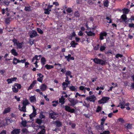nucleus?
<instances>
[{
  "label": "nucleus",
  "mask_w": 134,
  "mask_h": 134,
  "mask_svg": "<svg viewBox=\"0 0 134 134\" xmlns=\"http://www.w3.org/2000/svg\"><path fill=\"white\" fill-rule=\"evenodd\" d=\"M69 88L72 91L76 92L77 91V87L76 86H72L69 87Z\"/></svg>",
  "instance_id": "nucleus-17"
},
{
  "label": "nucleus",
  "mask_w": 134,
  "mask_h": 134,
  "mask_svg": "<svg viewBox=\"0 0 134 134\" xmlns=\"http://www.w3.org/2000/svg\"><path fill=\"white\" fill-rule=\"evenodd\" d=\"M122 56H123V55H122L120 54L119 53H118V54H117L115 56V57L116 58H118L119 57H120V58H121L122 57Z\"/></svg>",
  "instance_id": "nucleus-59"
},
{
  "label": "nucleus",
  "mask_w": 134,
  "mask_h": 134,
  "mask_svg": "<svg viewBox=\"0 0 134 134\" xmlns=\"http://www.w3.org/2000/svg\"><path fill=\"white\" fill-rule=\"evenodd\" d=\"M71 74V72L70 71H67L65 74V75L67 76H69V75H70Z\"/></svg>",
  "instance_id": "nucleus-48"
},
{
  "label": "nucleus",
  "mask_w": 134,
  "mask_h": 134,
  "mask_svg": "<svg viewBox=\"0 0 134 134\" xmlns=\"http://www.w3.org/2000/svg\"><path fill=\"white\" fill-rule=\"evenodd\" d=\"M32 7L31 6H29V7L25 6L24 10L26 12H30L32 10Z\"/></svg>",
  "instance_id": "nucleus-24"
},
{
  "label": "nucleus",
  "mask_w": 134,
  "mask_h": 134,
  "mask_svg": "<svg viewBox=\"0 0 134 134\" xmlns=\"http://www.w3.org/2000/svg\"><path fill=\"white\" fill-rule=\"evenodd\" d=\"M123 13L125 14H127L129 12V9L127 8H124L122 9Z\"/></svg>",
  "instance_id": "nucleus-35"
},
{
  "label": "nucleus",
  "mask_w": 134,
  "mask_h": 134,
  "mask_svg": "<svg viewBox=\"0 0 134 134\" xmlns=\"http://www.w3.org/2000/svg\"><path fill=\"white\" fill-rule=\"evenodd\" d=\"M29 41L28 43L31 46L32 45L34 44V40L32 39L31 38H29Z\"/></svg>",
  "instance_id": "nucleus-33"
},
{
  "label": "nucleus",
  "mask_w": 134,
  "mask_h": 134,
  "mask_svg": "<svg viewBox=\"0 0 134 134\" xmlns=\"http://www.w3.org/2000/svg\"><path fill=\"white\" fill-rule=\"evenodd\" d=\"M93 61L96 64L100 65L102 66L104 65L106 63L105 60H104L102 59H100L97 58H94L93 59Z\"/></svg>",
  "instance_id": "nucleus-1"
},
{
  "label": "nucleus",
  "mask_w": 134,
  "mask_h": 134,
  "mask_svg": "<svg viewBox=\"0 0 134 134\" xmlns=\"http://www.w3.org/2000/svg\"><path fill=\"white\" fill-rule=\"evenodd\" d=\"M54 122L55 124V125L57 127H59L62 125V123L59 120H56Z\"/></svg>",
  "instance_id": "nucleus-19"
},
{
  "label": "nucleus",
  "mask_w": 134,
  "mask_h": 134,
  "mask_svg": "<svg viewBox=\"0 0 134 134\" xmlns=\"http://www.w3.org/2000/svg\"><path fill=\"white\" fill-rule=\"evenodd\" d=\"M29 35L30 38H32L36 37L37 36H38L39 35L35 31H33L29 33Z\"/></svg>",
  "instance_id": "nucleus-4"
},
{
  "label": "nucleus",
  "mask_w": 134,
  "mask_h": 134,
  "mask_svg": "<svg viewBox=\"0 0 134 134\" xmlns=\"http://www.w3.org/2000/svg\"><path fill=\"white\" fill-rule=\"evenodd\" d=\"M10 110L11 109L10 107H8L7 108H5L3 111V114H5L9 112L10 111Z\"/></svg>",
  "instance_id": "nucleus-23"
},
{
  "label": "nucleus",
  "mask_w": 134,
  "mask_h": 134,
  "mask_svg": "<svg viewBox=\"0 0 134 134\" xmlns=\"http://www.w3.org/2000/svg\"><path fill=\"white\" fill-rule=\"evenodd\" d=\"M47 88V86L45 83L42 84L40 87L41 90L42 91H45L46 90Z\"/></svg>",
  "instance_id": "nucleus-15"
},
{
  "label": "nucleus",
  "mask_w": 134,
  "mask_h": 134,
  "mask_svg": "<svg viewBox=\"0 0 134 134\" xmlns=\"http://www.w3.org/2000/svg\"><path fill=\"white\" fill-rule=\"evenodd\" d=\"M54 65H58V66L57 67V69H60L61 68V64H57L56 63H55V64H54Z\"/></svg>",
  "instance_id": "nucleus-45"
},
{
  "label": "nucleus",
  "mask_w": 134,
  "mask_h": 134,
  "mask_svg": "<svg viewBox=\"0 0 134 134\" xmlns=\"http://www.w3.org/2000/svg\"><path fill=\"white\" fill-rule=\"evenodd\" d=\"M27 122L26 121H21V124L24 127H26L27 126Z\"/></svg>",
  "instance_id": "nucleus-41"
},
{
  "label": "nucleus",
  "mask_w": 134,
  "mask_h": 134,
  "mask_svg": "<svg viewBox=\"0 0 134 134\" xmlns=\"http://www.w3.org/2000/svg\"><path fill=\"white\" fill-rule=\"evenodd\" d=\"M6 11L7 12H9V10H8V8H6L5 9L4 8H3L1 10V12L2 14L3 15H4L5 14V11Z\"/></svg>",
  "instance_id": "nucleus-34"
},
{
  "label": "nucleus",
  "mask_w": 134,
  "mask_h": 134,
  "mask_svg": "<svg viewBox=\"0 0 134 134\" xmlns=\"http://www.w3.org/2000/svg\"><path fill=\"white\" fill-rule=\"evenodd\" d=\"M22 133L24 134H27L29 133V132L27 129L26 128L23 129L22 130Z\"/></svg>",
  "instance_id": "nucleus-26"
},
{
  "label": "nucleus",
  "mask_w": 134,
  "mask_h": 134,
  "mask_svg": "<svg viewBox=\"0 0 134 134\" xmlns=\"http://www.w3.org/2000/svg\"><path fill=\"white\" fill-rule=\"evenodd\" d=\"M45 66L47 70H49L53 68H54L53 66L48 64L46 65Z\"/></svg>",
  "instance_id": "nucleus-30"
},
{
  "label": "nucleus",
  "mask_w": 134,
  "mask_h": 134,
  "mask_svg": "<svg viewBox=\"0 0 134 134\" xmlns=\"http://www.w3.org/2000/svg\"><path fill=\"white\" fill-rule=\"evenodd\" d=\"M30 104V103L28 102V100L27 99H26L23 101V105L24 106H26L27 105L29 104Z\"/></svg>",
  "instance_id": "nucleus-32"
},
{
  "label": "nucleus",
  "mask_w": 134,
  "mask_h": 134,
  "mask_svg": "<svg viewBox=\"0 0 134 134\" xmlns=\"http://www.w3.org/2000/svg\"><path fill=\"white\" fill-rule=\"evenodd\" d=\"M20 129H15L13 130L11 132V134H19L20 133Z\"/></svg>",
  "instance_id": "nucleus-13"
},
{
  "label": "nucleus",
  "mask_w": 134,
  "mask_h": 134,
  "mask_svg": "<svg viewBox=\"0 0 134 134\" xmlns=\"http://www.w3.org/2000/svg\"><path fill=\"white\" fill-rule=\"evenodd\" d=\"M70 125H71V127L73 129H74L76 125L75 124L72 123L70 124Z\"/></svg>",
  "instance_id": "nucleus-63"
},
{
  "label": "nucleus",
  "mask_w": 134,
  "mask_h": 134,
  "mask_svg": "<svg viewBox=\"0 0 134 134\" xmlns=\"http://www.w3.org/2000/svg\"><path fill=\"white\" fill-rule=\"evenodd\" d=\"M7 81L8 82V83L9 84V83H12L13 81H12V80L11 78L10 79H8L7 80Z\"/></svg>",
  "instance_id": "nucleus-57"
},
{
  "label": "nucleus",
  "mask_w": 134,
  "mask_h": 134,
  "mask_svg": "<svg viewBox=\"0 0 134 134\" xmlns=\"http://www.w3.org/2000/svg\"><path fill=\"white\" fill-rule=\"evenodd\" d=\"M65 107V109L66 111L71 113H74L75 110L74 109H71L70 107L68 105H66Z\"/></svg>",
  "instance_id": "nucleus-8"
},
{
  "label": "nucleus",
  "mask_w": 134,
  "mask_h": 134,
  "mask_svg": "<svg viewBox=\"0 0 134 134\" xmlns=\"http://www.w3.org/2000/svg\"><path fill=\"white\" fill-rule=\"evenodd\" d=\"M44 10L45 14H50V12L49 11L48 8H45Z\"/></svg>",
  "instance_id": "nucleus-46"
},
{
  "label": "nucleus",
  "mask_w": 134,
  "mask_h": 134,
  "mask_svg": "<svg viewBox=\"0 0 134 134\" xmlns=\"http://www.w3.org/2000/svg\"><path fill=\"white\" fill-rule=\"evenodd\" d=\"M52 103H53L52 106L54 107H56L58 103V100L53 101Z\"/></svg>",
  "instance_id": "nucleus-43"
},
{
  "label": "nucleus",
  "mask_w": 134,
  "mask_h": 134,
  "mask_svg": "<svg viewBox=\"0 0 134 134\" xmlns=\"http://www.w3.org/2000/svg\"><path fill=\"white\" fill-rule=\"evenodd\" d=\"M109 2L108 0H106L103 2V4L104 7H107L109 6Z\"/></svg>",
  "instance_id": "nucleus-28"
},
{
  "label": "nucleus",
  "mask_w": 134,
  "mask_h": 134,
  "mask_svg": "<svg viewBox=\"0 0 134 134\" xmlns=\"http://www.w3.org/2000/svg\"><path fill=\"white\" fill-rule=\"evenodd\" d=\"M66 11L69 13H70L72 12V10L71 8H68L66 10Z\"/></svg>",
  "instance_id": "nucleus-50"
},
{
  "label": "nucleus",
  "mask_w": 134,
  "mask_h": 134,
  "mask_svg": "<svg viewBox=\"0 0 134 134\" xmlns=\"http://www.w3.org/2000/svg\"><path fill=\"white\" fill-rule=\"evenodd\" d=\"M9 19H10L8 18H7L5 19V22L6 24H8L9 23L10 21Z\"/></svg>",
  "instance_id": "nucleus-64"
},
{
  "label": "nucleus",
  "mask_w": 134,
  "mask_h": 134,
  "mask_svg": "<svg viewBox=\"0 0 134 134\" xmlns=\"http://www.w3.org/2000/svg\"><path fill=\"white\" fill-rule=\"evenodd\" d=\"M19 110L20 111H23L24 112H26V106L23 105V107H22V109H19Z\"/></svg>",
  "instance_id": "nucleus-38"
},
{
  "label": "nucleus",
  "mask_w": 134,
  "mask_h": 134,
  "mask_svg": "<svg viewBox=\"0 0 134 134\" xmlns=\"http://www.w3.org/2000/svg\"><path fill=\"white\" fill-rule=\"evenodd\" d=\"M26 60L25 59H21L20 60L17 59V58H15L14 59V61L16 60V63H15L14 62V63L15 64H17L18 63H24L25 62Z\"/></svg>",
  "instance_id": "nucleus-10"
},
{
  "label": "nucleus",
  "mask_w": 134,
  "mask_h": 134,
  "mask_svg": "<svg viewBox=\"0 0 134 134\" xmlns=\"http://www.w3.org/2000/svg\"><path fill=\"white\" fill-rule=\"evenodd\" d=\"M10 52L14 56H17L18 55V53L16 52V50L14 48H13L11 49Z\"/></svg>",
  "instance_id": "nucleus-21"
},
{
  "label": "nucleus",
  "mask_w": 134,
  "mask_h": 134,
  "mask_svg": "<svg viewBox=\"0 0 134 134\" xmlns=\"http://www.w3.org/2000/svg\"><path fill=\"white\" fill-rule=\"evenodd\" d=\"M41 64L42 65H44L45 64L46 60L45 58L42 57L41 59Z\"/></svg>",
  "instance_id": "nucleus-25"
},
{
  "label": "nucleus",
  "mask_w": 134,
  "mask_h": 134,
  "mask_svg": "<svg viewBox=\"0 0 134 134\" xmlns=\"http://www.w3.org/2000/svg\"><path fill=\"white\" fill-rule=\"evenodd\" d=\"M70 44L71 45V46L73 48L75 47L76 46L75 44V41H72L71 42V43H70Z\"/></svg>",
  "instance_id": "nucleus-49"
},
{
  "label": "nucleus",
  "mask_w": 134,
  "mask_h": 134,
  "mask_svg": "<svg viewBox=\"0 0 134 134\" xmlns=\"http://www.w3.org/2000/svg\"><path fill=\"white\" fill-rule=\"evenodd\" d=\"M43 112L41 111L39 116V118L40 119H42L43 118H44L45 116L43 115Z\"/></svg>",
  "instance_id": "nucleus-36"
},
{
  "label": "nucleus",
  "mask_w": 134,
  "mask_h": 134,
  "mask_svg": "<svg viewBox=\"0 0 134 134\" xmlns=\"http://www.w3.org/2000/svg\"><path fill=\"white\" fill-rule=\"evenodd\" d=\"M99 39L100 40H102L104 38V37H106L107 35V33L105 31L101 32L99 34Z\"/></svg>",
  "instance_id": "nucleus-6"
},
{
  "label": "nucleus",
  "mask_w": 134,
  "mask_h": 134,
  "mask_svg": "<svg viewBox=\"0 0 134 134\" xmlns=\"http://www.w3.org/2000/svg\"><path fill=\"white\" fill-rule=\"evenodd\" d=\"M51 113H50L49 115V118L55 120L56 118V117L55 116H53L54 115H58V114L55 112L53 110L51 111Z\"/></svg>",
  "instance_id": "nucleus-5"
},
{
  "label": "nucleus",
  "mask_w": 134,
  "mask_h": 134,
  "mask_svg": "<svg viewBox=\"0 0 134 134\" xmlns=\"http://www.w3.org/2000/svg\"><path fill=\"white\" fill-rule=\"evenodd\" d=\"M42 122V121L41 119H40L37 118L36 120V123H37L39 125H40L41 124Z\"/></svg>",
  "instance_id": "nucleus-27"
},
{
  "label": "nucleus",
  "mask_w": 134,
  "mask_h": 134,
  "mask_svg": "<svg viewBox=\"0 0 134 134\" xmlns=\"http://www.w3.org/2000/svg\"><path fill=\"white\" fill-rule=\"evenodd\" d=\"M44 77L43 75H42L41 77H38L37 79V81L41 83H42L43 81V78Z\"/></svg>",
  "instance_id": "nucleus-37"
},
{
  "label": "nucleus",
  "mask_w": 134,
  "mask_h": 134,
  "mask_svg": "<svg viewBox=\"0 0 134 134\" xmlns=\"http://www.w3.org/2000/svg\"><path fill=\"white\" fill-rule=\"evenodd\" d=\"M118 84L117 83H116L115 84V86H111L110 87L109 90H108V91H111L112 90V88H113L115 87H118Z\"/></svg>",
  "instance_id": "nucleus-58"
},
{
  "label": "nucleus",
  "mask_w": 134,
  "mask_h": 134,
  "mask_svg": "<svg viewBox=\"0 0 134 134\" xmlns=\"http://www.w3.org/2000/svg\"><path fill=\"white\" fill-rule=\"evenodd\" d=\"M30 100L31 102H34L36 101V98L35 96H32L30 97Z\"/></svg>",
  "instance_id": "nucleus-22"
},
{
  "label": "nucleus",
  "mask_w": 134,
  "mask_h": 134,
  "mask_svg": "<svg viewBox=\"0 0 134 134\" xmlns=\"http://www.w3.org/2000/svg\"><path fill=\"white\" fill-rule=\"evenodd\" d=\"M126 128L128 129H131L132 128V124L130 123H128L126 124Z\"/></svg>",
  "instance_id": "nucleus-39"
},
{
  "label": "nucleus",
  "mask_w": 134,
  "mask_h": 134,
  "mask_svg": "<svg viewBox=\"0 0 134 134\" xmlns=\"http://www.w3.org/2000/svg\"><path fill=\"white\" fill-rule=\"evenodd\" d=\"M109 53H110L111 54H113V52L111 50H109L108 51L106 52H105V54H108Z\"/></svg>",
  "instance_id": "nucleus-55"
},
{
  "label": "nucleus",
  "mask_w": 134,
  "mask_h": 134,
  "mask_svg": "<svg viewBox=\"0 0 134 134\" xmlns=\"http://www.w3.org/2000/svg\"><path fill=\"white\" fill-rule=\"evenodd\" d=\"M99 44H97L96 46L94 47L93 49L96 51H97L99 49Z\"/></svg>",
  "instance_id": "nucleus-51"
},
{
  "label": "nucleus",
  "mask_w": 134,
  "mask_h": 134,
  "mask_svg": "<svg viewBox=\"0 0 134 134\" xmlns=\"http://www.w3.org/2000/svg\"><path fill=\"white\" fill-rule=\"evenodd\" d=\"M65 98L64 97V96H62L60 98H59V102L61 103L62 104H64L65 103Z\"/></svg>",
  "instance_id": "nucleus-20"
},
{
  "label": "nucleus",
  "mask_w": 134,
  "mask_h": 134,
  "mask_svg": "<svg viewBox=\"0 0 134 134\" xmlns=\"http://www.w3.org/2000/svg\"><path fill=\"white\" fill-rule=\"evenodd\" d=\"M14 86H16L17 87L18 89H20L21 87V85L20 84L18 83H15L14 85Z\"/></svg>",
  "instance_id": "nucleus-42"
},
{
  "label": "nucleus",
  "mask_w": 134,
  "mask_h": 134,
  "mask_svg": "<svg viewBox=\"0 0 134 134\" xmlns=\"http://www.w3.org/2000/svg\"><path fill=\"white\" fill-rule=\"evenodd\" d=\"M85 32L87 34L88 36H95V34L94 32H93L91 31H90L88 32L87 31H85Z\"/></svg>",
  "instance_id": "nucleus-18"
},
{
  "label": "nucleus",
  "mask_w": 134,
  "mask_h": 134,
  "mask_svg": "<svg viewBox=\"0 0 134 134\" xmlns=\"http://www.w3.org/2000/svg\"><path fill=\"white\" fill-rule=\"evenodd\" d=\"M110 132L108 130L105 131H103L102 133H100L99 134H110Z\"/></svg>",
  "instance_id": "nucleus-53"
},
{
  "label": "nucleus",
  "mask_w": 134,
  "mask_h": 134,
  "mask_svg": "<svg viewBox=\"0 0 134 134\" xmlns=\"http://www.w3.org/2000/svg\"><path fill=\"white\" fill-rule=\"evenodd\" d=\"M71 55L70 54H68V56H65V58L66 59V60L68 62L70 61V60H74V58L73 57H71Z\"/></svg>",
  "instance_id": "nucleus-11"
},
{
  "label": "nucleus",
  "mask_w": 134,
  "mask_h": 134,
  "mask_svg": "<svg viewBox=\"0 0 134 134\" xmlns=\"http://www.w3.org/2000/svg\"><path fill=\"white\" fill-rule=\"evenodd\" d=\"M121 18L122 20H120V21L122 22L123 21L125 22V23H128L129 22V20H127V16L125 14H123L121 17Z\"/></svg>",
  "instance_id": "nucleus-3"
},
{
  "label": "nucleus",
  "mask_w": 134,
  "mask_h": 134,
  "mask_svg": "<svg viewBox=\"0 0 134 134\" xmlns=\"http://www.w3.org/2000/svg\"><path fill=\"white\" fill-rule=\"evenodd\" d=\"M45 131L46 130L45 129H43L40 132H38L37 134H44Z\"/></svg>",
  "instance_id": "nucleus-40"
},
{
  "label": "nucleus",
  "mask_w": 134,
  "mask_h": 134,
  "mask_svg": "<svg viewBox=\"0 0 134 134\" xmlns=\"http://www.w3.org/2000/svg\"><path fill=\"white\" fill-rule=\"evenodd\" d=\"M106 48L104 46H102L100 48V50L101 51H103Z\"/></svg>",
  "instance_id": "nucleus-54"
},
{
  "label": "nucleus",
  "mask_w": 134,
  "mask_h": 134,
  "mask_svg": "<svg viewBox=\"0 0 134 134\" xmlns=\"http://www.w3.org/2000/svg\"><path fill=\"white\" fill-rule=\"evenodd\" d=\"M6 123L7 124H8L10 123L11 122L10 121V119H6L5 120Z\"/></svg>",
  "instance_id": "nucleus-62"
},
{
  "label": "nucleus",
  "mask_w": 134,
  "mask_h": 134,
  "mask_svg": "<svg viewBox=\"0 0 134 134\" xmlns=\"http://www.w3.org/2000/svg\"><path fill=\"white\" fill-rule=\"evenodd\" d=\"M36 113L33 112L29 116L30 118V119L31 120L32 119L33 120V119H32V118L35 117L36 116Z\"/></svg>",
  "instance_id": "nucleus-31"
},
{
  "label": "nucleus",
  "mask_w": 134,
  "mask_h": 134,
  "mask_svg": "<svg viewBox=\"0 0 134 134\" xmlns=\"http://www.w3.org/2000/svg\"><path fill=\"white\" fill-rule=\"evenodd\" d=\"M96 128L99 132H101L104 130V126L99 125L96 127Z\"/></svg>",
  "instance_id": "nucleus-16"
},
{
  "label": "nucleus",
  "mask_w": 134,
  "mask_h": 134,
  "mask_svg": "<svg viewBox=\"0 0 134 134\" xmlns=\"http://www.w3.org/2000/svg\"><path fill=\"white\" fill-rule=\"evenodd\" d=\"M86 99L87 101L94 102L96 100V97L94 95L87 97Z\"/></svg>",
  "instance_id": "nucleus-7"
},
{
  "label": "nucleus",
  "mask_w": 134,
  "mask_h": 134,
  "mask_svg": "<svg viewBox=\"0 0 134 134\" xmlns=\"http://www.w3.org/2000/svg\"><path fill=\"white\" fill-rule=\"evenodd\" d=\"M36 83V80H34L31 84L30 86L27 89L28 90L32 89L33 87L35 86V85Z\"/></svg>",
  "instance_id": "nucleus-14"
},
{
  "label": "nucleus",
  "mask_w": 134,
  "mask_h": 134,
  "mask_svg": "<svg viewBox=\"0 0 134 134\" xmlns=\"http://www.w3.org/2000/svg\"><path fill=\"white\" fill-rule=\"evenodd\" d=\"M37 30L38 33L40 34H42L43 33V32L42 30L40 28H37Z\"/></svg>",
  "instance_id": "nucleus-47"
},
{
  "label": "nucleus",
  "mask_w": 134,
  "mask_h": 134,
  "mask_svg": "<svg viewBox=\"0 0 134 134\" xmlns=\"http://www.w3.org/2000/svg\"><path fill=\"white\" fill-rule=\"evenodd\" d=\"M101 110V107L99 106H98L97 107V109L96 110V112H97L98 113Z\"/></svg>",
  "instance_id": "nucleus-60"
},
{
  "label": "nucleus",
  "mask_w": 134,
  "mask_h": 134,
  "mask_svg": "<svg viewBox=\"0 0 134 134\" xmlns=\"http://www.w3.org/2000/svg\"><path fill=\"white\" fill-rule=\"evenodd\" d=\"M15 86H12V89L14 92L17 93L18 92V89L16 88Z\"/></svg>",
  "instance_id": "nucleus-44"
},
{
  "label": "nucleus",
  "mask_w": 134,
  "mask_h": 134,
  "mask_svg": "<svg viewBox=\"0 0 134 134\" xmlns=\"http://www.w3.org/2000/svg\"><path fill=\"white\" fill-rule=\"evenodd\" d=\"M110 99L109 97H103L102 99L98 101V103L99 104L104 103L108 100Z\"/></svg>",
  "instance_id": "nucleus-2"
},
{
  "label": "nucleus",
  "mask_w": 134,
  "mask_h": 134,
  "mask_svg": "<svg viewBox=\"0 0 134 134\" xmlns=\"http://www.w3.org/2000/svg\"><path fill=\"white\" fill-rule=\"evenodd\" d=\"M23 42L20 43L18 41V42L16 44V45L18 49H21L23 47Z\"/></svg>",
  "instance_id": "nucleus-12"
},
{
  "label": "nucleus",
  "mask_w": 134,
  "mask_h": 134,
  "mask_svg": "<svg viewBox=\"0 0 134 134\" xmlns=\"http://www.w3.org/2000/svg\"><path fill=\"white\" fill-rule=\"evenodd\" d=\"M118 121L119 122L122 123H123L124 122V119L122 118H119L118 119Z\"/></svg>",
  "instance_id": "nucleus-52"
},
{
  "label": "nucleus",
  "mask_w": 134,
  "mask_h": 134,
  "mask_svg": "<svg viewBox=\"0 0 134 134\" xmlns=\"http://www.w3.org/2000/svg\"><path fill=\"white\" fill-rule=\"evenodd\" d=\"M74 14V16L76 18H79L80 16V14L78 11H76Z\"/></svg>",
  "instance_id": "nucleus-29"
},
{
  "label": "nucleus",
  "mask_w": 134,
  "mask_h": 134,
  "mask_svg": "<svg viewBox=\"0 0 134 134\" xmlns=\"http://www.w3.org/2000/svg\"><path fill=\"white\" fill-rule=\"evenodd\" d=\"M9 3L10 2H8V0H5L3 2L4 4L6 5H8Z\"/></svg>",
  "instance_id": "nucleus-61"
},
{
  "label": "nucleus",
  "mask_w": 134,
  "mask_h": 134,
  "mask_svg": "<svg viewBox=\"0 0 134 134\" xmlns=\"http://www.w3.org/2000/svg\"><path fill=\"white\" fill-rule=\"evenodd\" d=\"M70 102V106L74 107L77 103H78V101L77 100H75L74 98H73Z\"/></svg>",
  "instance_id": "nucleus-9"
},
{
  "label": "nucleus",
  "mask_w": 134,
  "mask_h": 134,
  "mask_svg": "<svg viewBox=\"0 0 134 134\" xmlns=\"http://www.w3.org/2000/svg\"><path fill=\"white\" fill-rule=\"evenodd\" d=\"M106 19L107 20H109V22L107 21V23H112L111 20L110 18H109V17L107 16L106 17Z\"/></svg>",
  "instance_id": "nucleus-56"
}]
</instances>
